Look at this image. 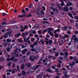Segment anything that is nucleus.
I'll use <instances>...</instances> for the list:
<instances>
[{"instance_id": "obj_1", "label": "nucleus", "mask_w": 78, "mask_h": 78, "mask_svg": "<svg viewBox=\"0 0 78 78\" xmlns=\"http://www.w3.org/2000/svg\"><path fill=\"white\" fill-rule=\"evenodd\" d=\"M76 64V63H75V62L74 61H73L72 62V63H69V66H70L71 67H73L74 65H75Z\"/></svg>"}, {"instance_id": "obj_2", "label": "nucleus", "mask_w": 78, "mask_h": 78, "mask_svg": "<svg viewBox=\"0 0 78 78\" xmlns=\"http://www.w3.org/2000/svg\"><path fill=\"white\" fill-rule=\"evenodd\" d=\"M35 50L37 53H39L40 51V48L38 47H36L35 48Z\"/></svg>"}, {"instance_id": "obj_3", "label": "nucleus", "mask_w": 78, "mask_h": 78, "mask_svg": "<svg viewBox=\"0 0 78 78\" xmlns=\"http://www.w3.org/2000/svg\"><path fill=\"white\" fill-rule=\"evenodd\" d=\"M6 23V22H3L2 24L0 25V27H2V28H4L5 26V24Z\"/></svg>"}, {"instance_id": "obj_4", "label": "nucleus", "mask_w": 78, "mask_h": 78, "mask_svg": "<svg viewBox=\"0 0 78 78\" xmlns=\"http://www.w3.org/2000/svg\"><path fill=\"white\" fill-rule=\"evenodd\" d=\"M57 5L59 9L60 10H63V8L60 5H59V3H57Z\"/></svg>"}, {"instance_id": "obj_5", "label": "nucleus", "mask_w": 78, "mask_h": 78, "mask_svg": "<svg viewBox=\"0 0 78 78\" xmlns=\"http://www.w3.org/2000/svg\"><path fill=\"white\" fill-rule=\"evenodd\" d=\"M22 75L23 76H25L27 75V72L25 70H23L22 71Z\"/></svg>"}, {"instance_id": "obj_6", "label": "nucleus", "mask_w": 78, "mask_h": 78, "mask_svg": "<svg viewBox=\"0 0 78 78\" xmlns=\"http://www.w3.org/2000/svg\"><path fill=\"white\" fill-rule=\"evenodd\" d=\"M30 59L31 60V61H34L35 60V57L34 56H31L30 57Z\"/></svg>"}, {"instance_id": "obj_7", "label": "nucleus", "mask_w": 78, "mask_h": 78, "mask_svg": "<svg viewBox=\"0 0 78 78\" xmlns=\"http://www.w3.org/2000/svg\"><path fill=\"white\" fill-rule=\"evenodd\" d=\"M69 9L68 8V7H66V6H64L63 8V10L65 11H66L67 12V11H69Z\"/></svg>"}, {"instance_id": "obj_8", "label": "nucleus", "mask_w": 78, "mask_h": 78, "mask_svg": "<svg viewBox=\"0 0 78 78\" xmlns=\"http://www.w3.org/2000/svg\"><path fill=\"white\" fill-rule=\"evenodd\" d=\"M40 42L41 43L42 45L45 44V41L43 39H41L40 40Z\"/></svg>"}, {"instance_id": "obj_9", "label": "nucleus", "mask_w": 78, "mask_h": 78, "mask_svg": "<svg viewBox=\"0 0 78 78\" xmlns=\"http://www.w3.org/2000/svg\"><path fill=\"white\" fill-rule=\"evenodd\" d=\"M33 72H34L33 71L30 69L28 70L27 73V74H31V73H33Z\"/></svg>"}, {"instance_id": "obj_10", "label": "nucleus", "mask_w": 78, "mask_h": 78, "mask_svg": "<svg viewBox=\"0 0 78 78\" xmlns=\"http://www.w3.org/2000/svg\"><path fill=\"white\" fill-rule=\"evenodd\" d=\"M21 35V33H19L18 34H16L14 35V37H19V36H20Z\"/></svg>"}, {"instance_id": "obj_11", "label": "nucleus", "mask_w": 78, "mask_h": 78, "mask_svg": "<svg viewBox=\"0 0 78 78\" xmlns=\"http://www.w3.org/2000/svg\"><path fill=\"white\" fill-rule=\"evenodd\" d=\"M33 55V52H28L27 54V56H31Z\"/></svg>"}, {"instance_id": "obj_12", "label": "nucleus", "mask_w": 78, "mask_h": 78, "mask_svg": "<svg viewBox=\"0 0 78 78\" xmlns=\"http://www.w3.org/2000/svg\"><path fill=\"white\" fill-rule=\"evenodd\" d=\"M74 42L75 43H76L77 42H78V39L77 37L73 39Z\"/></svg>"}, {"instance_id": "obj_13", "label": "nucleus", "mask_w": 78, "mask_h": 78, "mask_svg": "<svg viewBox=\"0 0 78 78\" xmlns=\"http://www.w3.org/2000/svg\"><path fill=\"white\" fill-rule=\"evenodd\" d=\"M12 33V31H9V32H8L7 33H5L6 35H7V36H8L9 34H11V33Z\"/></svg>"}, {"instance_id": "obj_14", "label": "nucleus", "mask_w": 78, "mask_h": 78, "mask_svg": "<svg viewBox=\"0 0 78 78\" xmlns=\"http://www.w3.org/2000/svg\"><path fill=\"white\" fill-rule=\"evenodd\" d=\"M17 41H18L19 42H22L23 41V40L22 39V38H18Z\"/></svg>"}, {"instance_id": "obj_15", "label": "nucleus", "mask_w": 78, "mask_h": 78, "mask_svg": "<svg viewBox=\"0 0 78 78\" xmlns=\"http://www.w3.org/2000/svg\"><path fill=\"white\" fill-rule=\"evenodd\" d=\"M11 41H12V40L8 38L6 39L7 42H8V43L11 42Z\"/></svg>"}, {"instance_id": "obj_16", "label": "nucleus", "mask_w": 78, "mask_h": 78, "mask_svg": "<svg viewBox=\"0 0 78 78\" xmlns=\"http://www.w3.org/2000/svg\"><path fill=\"white\" fill-rule=\"evenodd\" d=\"M62 3H61V5L62 6H64V1L62 0L60 1Z\"/></svg>"}, {"instance_id": "obj_17", "label": "nucleus", "mask_w": 78, "mask_h": 78, "mask_svg": "<svg viewBox=\"0 0 78 78\" xmlns=\"http://www.w3.org/2000/svg\"><path fill=\"white\" fill-rule=\"evenodd\" d=\"M31 66V64L30 63H27L26 64V67H28V68H29V67H30Z\"/></svg>"}, {"instance_id": "obj_18", "label": "nucleus", "mask_w": 78, "mask_h": 78, "mask_svg": "<svg viewBox=\"0 0 78 78\" xmlns=\"http://www.w3.org/2000/svg\"><path fill=\"white\" fill-rule=\"evenodd\" d=\"M26 62V60L25 59H23L20 61V63L22 64L23 62Z\"/></svg>"}, {"instance_id": "obj_19", "label": "nucleus", "mask_w": 78, "mask_h": 78, "mask_svg": "<svg viewBox=\"0 0 78 78\" xmlns=\"http://www.w3.org/2000/svg\"><path fill=\"white\" fill-rule=\"evenodd\" d=\"M68 15L69 16H70V17H71L72 19H73V17L72 16V14L71 13H68Z\"/></svg>"}, {"instance_id": "obj_20", "label": "nucleus", "mask_w": 78, "mask_h": 78, "mask_svg": "<svg viewBox=\"0 0 78 78\" xmlns=\"http://www.w3.org/2000/svg\"><path fill=\"white\" fill-rule=\"evenodd\" d=\"M49 44H53V41L51 40H50L48 41Z\"/></svg>"}, {"instance_id": "obj_21", "label": "nucleus", "mask_w": 78, "mask_h": 78, "mask_svg": "<svg viewBox=\"0 0 78 78\" xmlns=\"http://www.w3.org/2000/svg\"><path fill=\"white\" fill-rule=\"evenodd\" d=\"M24 67H25V65L22 64L21 65V68L22 70L24 69Z\"/></svg>"}, {"instance_id": "obj_22", "label": "nucleus", "mask_w": 78, "mask_h": 78, "mask_svg": "<svg viewBox=\"0 0 78 78\" xmlns=\"http://www.w3.org/2000/svg\"><path fill=\"white\" fill-rule=\"evenodd\" d=\"M37 78H42V76H41V75L39 74L38 75H37Z\"/></svg>"}, {"instance_id": "obj_23", "label": "nucleus", "mask_w": 78, "mask_h": 78, "mask_svg": "<svg viewBox=\"0 0 78 78\" xmlns=\"http://www.w3.org/2000/svg\"><path fill=\"white\" fill-rule=\"evenodd\" d=\"M63 74L65 76H67V71H64Z\"/></svg>"}, {"instance_id": "obj_24", "label": "nucleus", "mask_w": 78, "mask_h": 78, "mask_svg": "<svg viewBox=\"0 0 78 78\" xmlns=\"http://www.w3.org/2000/svg\"><path fill=\"white\" fill-rule=\"evenodd\" d=\"M46 78H49V77H51V75H49V74L48 73H46Z\"/></svg>"}, {"instance_id": "obj_25", "label": "nucleus", "mask_w": 78, "mask_h": 78, "mask_svg": "<svg viewBox=\"0 0 78 78\" xmlns=\"http://www.w3.org/2000/svg\"><path fill=\"white\" fill-rule=\"evenodd\" d=\"M61 64L60 63H58L57 64V65L56 66L57 67H58V68H59L60 67H61Z\"/></svg>"}, {"instance_id": "obj_26", "label": "nucleus", "mask_w": 78, "mask_h": 78, "mask_svg": "<svg viewBox=\"0 0 78 78\" xmlns=\"http://www.w3.org/2000/svg\"><path fill=\"white\" fill-rule=\"evenodd\" d=\"M33 44L34 45H38V43H37V41H36L34 43H33Z\"/></svg>"}, {"instance_id": "obj_27", "label": "nucleus", "mask_w": 78, "mask_h": 78, "mask_svg": "<svg viewBox=\"0 0 78 78\" xmlns=\"http://www.w3.org/2000/svg\"><path fill=\"white\" fill-rule=\"evenodd\" d=\"M62 51L63 52H64L65 53L66 52H67V51H68V50L65 48L64 49H63Z\"/></svg>"}, {"instance_id": "obj_28", "label": "nucleus", "mask_w": 78, "mask_h": 78, "mask_svg": "<svg viewBox=\"0 0 78 78\" xmlns=\"http://www.w3.org/2000/svg\"><path fill=\"white\" fill-rule=\"evenodd\" d=\"M66 44H68V45H70L71 44V42H69V40H68L66 42Z\"/></svg>"}, {"instance_id": "obj_29", "label": "nucleus", "mask_w": 78, "mask_h": 78, "mask_svg": "<svg viewBox=\"0 0 78 78\" xmlns=\"http://www.w3.org/2000/svg\"><path fill=\"white\" fill-rule=\"evenodd\" d=\"M49 51L50 52V53H52V54H53L54 53H56V51H54L53 49L50 50Z\"/></svg>"}, {"instance_id": "obj_30", "label": "nucleus", "mask_w": 78, "mask_h": 78, "mask_svg": "<svg viewBox=\"0 0 78 78\" xmlns=\"http://www.w3.org/2000/svg\"><path fill=\"white\" fill-rule=\"evenodd\" d=\"M66 4L67 6H72V3L71 2H69L68 3H67Z\"/></svg>"}, {"instance_id": "obj_31", "label": "nucleus", "mask_w": 78, "mask_h": 78, "mask_svg": "<svg viewBox=\"0 0 78 78\" xmlns=\"http://www.w3.org/2000/svg\"><path fill=\"white\" fill-rule=\"evenodd\" d=\"M46 63H47V64H48V66H50V65H51V62L49 61H47L46 62Z\"/></svg>"}, {"instance_id": "obj_32", "label": "nucleus", "mask_w": 78, "mask_h": 78, "mask_svg": "<svg viewBox=\"0 0 78 78\" xmlns=\"http://www.w3.org/2000/svg\"><path fill=\"white\" fill-rule=\"evenodd\" d=\"M13 45L15 47H17V46H18V43H14Z\"/></svg>"}, {"instance_id": "obj_33", "label": "nucleus", "mask_w": 78, "mask_h": 78, "mask_svg": "<svg viewBox=\"0 0 78 78\" xmlns=\"http://www.w3.org/2000/svg\"><path fill=\"white\" fill-rule=\"evenodd\" d=\"M64 57H65V59H66L67 61H69V59L68 58V57H67V56L66 55H64Z\"/></svg>"}, {"instance_id": "obj_34", "label": "nucleus", "mask_w": 78, "mask_h": 78, "mask_svg": "<svg viewBox=\"0 0 78 78\" xmlns=\"http://www.w3.org/2000/svg\"><path fill=\"white\" fill-rule=\"evenodd\" d=\"M6 50L7 52H9V51H10L11 49L10 48H9V47H8L7 48Z\"/></svg>"}, {"instance_id": "obj_35", "label": "nucleus", "mask_w": 78, "mask_h": 78, "mask_svg": "<svg viewBox=\"0 0 78 78\" xmlns=\"http://www.w3.org/2000/svg\"><path fill=\"white\" fill-rule=\"evenodd\" d=\"M49 34H50V36H53V33L52 32H48Z\"/></svg>"}, {"instance_id": "obj_36", "label": "nucleus", "mask_w": 78, "mask_h": 78, "mask_svg": "<svg viewBox=\"0 0 78 78\" xmlns=\"http://www.w3.org/2000/svg\"><path fill=\"white\" fill-rule=\"evenodd\" d=\"M15 22H16V21H10V24H13V23H15Z\"/></svg>"}, {"instance_id": "obj_37", "label": "nucleus", "mask_w": 78, "mask_h": 78, "mask_svg": "<svg viewBox=\"0 0 78 78\" xmlns=\"http://www.w3.org/2000/svg\"><path fill=\"white\" fill-rule=\"evenodd\" d=\"M52 30V28H49L48 29V32L49 33V32H51V30Z\"/></svg>"}, {"instance_id": "obj_38", "label": "nucleus", "mask_w": 78, "mask_h": 78, "mask_svg": "<svg viewBox=\"0 0 78 78\" xmlns=\"http://www.w3.org/2000/svg\"><path fill=\"white\" fill-rule=\"evenodd\" d=\"M69 35L68 34H65L64 35V37L65 38H66L67 37V38H68L69 37Z\"/></svg>"}, {"instance_id": "obj_39", "label": "nucleus", "mask_w": 78, "mask_h": 78, "mask_svg": "<svg viewBox=\"0 0 78 78\" xmlns=\"http://www.w3.org/2000/svg\"><path fill=\"white\" fill-rule=\"evenodd\" d=\"M55 70L56 72H59V69L58 68H55Z\"/></svg>"}, {"instance_id": "obj_40", "label": "nucleus", "mask_w": 78, "mask_h": 78, "mask_svg": "<svg viewBox=\"0 0 78 78\" xmlns=\"http://www.w3.org/2000/svg\"><path fill=\"white\" fill-rule=\"evenodd\" d=\"M48 58H51V59H53V56L52 55H49Z\"/></svg>"}, {"instance_id": "obj_41", "label": "nucleus", "mask_w": 78, "mask_h": 78, "mask_svg": "<svg viewBox=\"0 0 78 78\" xmlns=\"http://www.w3.org/2000/svg\"><path fill=\"white\" fill-rule=\"evenodd\" d=\"M56 37H57V38H58V37L59 36V35L58 34H55L54 35Z\"/></svg>"}, {"instance_id": "obj_42", "label": "nucleus", "mask_w": 78, "mask_h": 78, "mask_svg": "<svg viewBox=\"0 0 78 78\" xmlns=\"http://www.w3.org/2000/svg\"><path fill=\"white\" fill-rule=\"evenodd\" d=\"M8 45V43L6 42H5L4 43V46L5 47Z\"/></svg>"}, {"instance_id": "obj_43", "label": "nucleus", "mask_w": 78, "mask_h": 78, "mask_svg": "<svg viewBox=\"0 0 78 78\" xmlns=\"http://www.w3.org/2000/svg\"><path fill=\"white\" fill-rule=\"evenodd\" d=\"M32 16L31 14H29L27 16V17H30Z\"/></svg>"}, {"instance_id": "obj_44", "label": "nucleus", "mask_w": 78, "mask_h": 78, "mask_svg": "<svg viewBox=\"0 0 78 78\" xmlns=\"http://www.w3.org/2000/svg\"><path fill=\"white\" fill-rule=\"evenodd\" d=\"M69 59L70 60H72V59H73V57L72 56H70L69 57Z\"/></svg>"}, {"instance_id": "obj_45", "label": "nucleus", "mask_w": 78, "mask_h": 78, "mask_svg": "<svg viewBox=\"0 0 78 78\" xmlns=\"http://www.w3.org/2000/svg\"><path fill=\"white\" fill-rule=\"evenodd\" d=\"M64 54L65 55H66V56H68V55H69V53L66 52H64Z\"/></svg>"}, {"instance_id": "obj_46", "label": "nucleus", "mask_w": 78, "mask_h": 78, "mask_svg": "<svg viewBox=\"0 0 78 78\" xmlns=\"http://www.w3.org/2000/svg\"><path fill=\"white\" fill-rule=\"evenodd\" d=\"M11 61H13L14 59V57L13 56L11 58H10Z\"/></svg>"}, {"instance_id": "obj_47", "label": "nucleus", "mask_w": 78, "mask_h": 78, "mask_svg": "<svg viewBox=\"0 0 78 78\" xmlns=\"http://www.w3.org/2000/svg\"><path fill=\"white\" fill-rule=\"evenodd\" d=\"M41 13L42 15H44V14H45V12L42 10L41 11Z\"/></svg>"}, {"instance_id": "obj_48", "label": "nucleus", "mask_w": 78, "mask_h": 78, "mask_svg": "<svg viewBox=\"0 0 78 78\" xmlns=\"http://www.w3.org/2000/svg\"><path fill=\"white\" fill-rule=\"evenodd\" d=\"M65 41H66V40H65V39H63L62 38L61 41L62 42H65Z\"/></svg>"}, {"instance_id": "obj_49", "label": "nucleus", "mask_w": 78, "mask_h": 78, "mask_svg": "<svg viewBox=\"0 0 78 78\" xmlns=\"http://www.w3.org/2000/svg\"><path fill=\"white\" fill-rule=\"evenodd\" d=\"M17 69L18 71H19V72H20V69H19V66H17Z\"/></svg>"}, {"instance_id": "obj_50", "label": "nucleus", "mask_w": 78, "mask_h": 78, "mask_svg": "<svg viewBox=\"0 0 78 78\" xmlns=\"http://www.w3.org/2000/svg\"><path fill=\"white\" fill-rule=\"evenodd\" d=\"M57 9H56V8H53L52 9V11L54 12H55V11H56Z\"/></svg>"}, {"instance_id": "obj_51", "label": "nucleus", "mask_w": 78, "mask_h": 78, "mask_svg": "<svg viewBox=\"0 0 78 78\" xmlns=\"http://www.w3.org/2000/svg\"><path fill=\"white\" fill-rule=\"evenodd\" d=\"M47 29H46L45 30H44V31H43L42 32V33H46V32H47Z\"/></svg>"}, {"instance_id": "obj_52", "label": "nucleus", "mask_w": 78, "mask_h": 78, "mask_svg": "<svg viewBox=\"0 0 78 78\" xmlns=\"http://www.w3.org/2000/svg\"><path fill=\"white\" fill-rule=\"evenodd\" d=\"M27 27H28V26L26 25L25 26V27L23 28V29H24V30H25V29L27 28Z\"/></svg>"}, {"instance_id": "obj_53", "label": "nucleus", "mask_w": 78, "mask_h": 78, "mask_svg": "<svg viewBox=\"0 0 78 78\" xmlns=\"http://www.w3.org/2000/svg\"><path fill=\"white\" fill-rule=\"evenodd\" d=\"M34 26L35 27H36L37 28H39V25H37V24H35Z\"/></svg>"}, {"instance_id": "obj_54", "label": "nucleus", "mask_w": 78, "mask_h": 78, "mask_svg": "<svg viewBox=\"0 0 78 78\" xmlns=\"http://www.w3.org/2000/svg\"><path fill=\"white\" fill-rule=\"evenodd\" d=\"M60 54L61 56H64V54L62 52H61Z\"/></svg>"}, {"instance_id": "obj_55", "label": "nucleus", "mask_w": 78, "mask_h": 78, "mask_svg": "<svg viewBox=\"0 0 78 78\" xmlns=\"http://www.w3.org/2000/svg\"><path fill=\"white\" fill-rule=\"evenodd\" d=\"M31 70H33V72H34V70H35V68L34 66L32 68H31Z\"/></svg>"}, {"instance_id": "obj_56", "label": "nucleus", "mask_w": 78, "mask_h": 78, "mask_svg": "<svg viewBox=\"0 0 78 78\" xmlns=\"http://www.w3.org/2000/svg\"><path fill=\"white\" fill-rule=\"evenodd\" d=\"M47 71L48 72H50L51 73H52V71H51V70H50V69H48Z\"/></svg>"}, {"instance_id": "obj_57", "label": "nucleus", "mask_w": 78, "mask_h": 78, "mask_svg": "<svg viewBox=\"0 0 78 78\" xmlns=\"http://www.w3.org/2000/svg\"><path fill=\"white\" fill-rule=\"evenodd\" d=\"M7 72H12V69H8L6 70Z\"/></svg>"}, {"instance_id": "obj_58", "label": "nucleus", "mask_w": 78, "mask_h": 78, "mask_svg": "<svg viewBox=\"0 0 78 78\" xmlns=\"http://www.w3.org/2000/svg\"><path fill=\"white\" fill-rule=\"evenodd\" d=\"M4 60V59H3V58L2 57H1L0 58V60L1 61H3Z\"/></svg>"}, {"instance_id": "obj_59", "label": "nucleus", "mask_w": 78, "mask_h": 78, "mask_svg": "<svg viewBox=\"0 0 78 78\" xmlns=\"http://www.w3.org/2000/svg\"><path fill=\"white\" fill-rule=\"evenodd\" d=\"M73 9V7H71L69 8V10L70 11H72Z\"/></svg>"}, {"instance_id": "obj_60", "label": "nucleus", "mask_w": 78, "mask_h": 78, "mask_svg": "<svg viewBox=\"0 0 78 78\" xmlns=\"http://www.w3.org/2000/svg\"><path fill=\"white\" fill-rule=\"evenodd\" d=\"M43 77L44 78H46V74H44L43 75Z\"/></svg>"}, {"instance_id": "obj_61", "label": "nucleus", "mask_w": 78, "mask_h": 78, "mask_svg": "<svg viewBox=\"0 0 78 78\" xmlns=\"http://www.w3.org/2000/svg\"><path fill=\"white\" fill-rule=\"evenodd\" d=\"M30 37H28L27 39H26V41H29L30 40Z\"/></svg>"}, {"instance_id": "obj_62", "label": "nucleus", "mask_w": 78, "mask_h": 78, "mask_svg": "<svg viewBox=\"0 0 78 78\" xmlns=\"http://www.w3.org/2000/svg\"><path fill=\"white\" fill-rule=\"evenodd\" d=\"M73 61H75V60H76V57L75 56H74L73 57Z\"/></svg>"}, {"instance_id": "obj_63", "label": "nucleus", "mask_w": 78, "mask_h": 78, "mask_svg": "<svg viewBox=\"0 0 78 78\" xmlns=\"http://www.w3.org/2000/svg\"><path fill=\"white\" fill-rule=\"evenodd\" d=\"M75 25L76 27L78 28V23H75Z\"/></svg>"}, {"instance_id": "obj_64", "label": "nucleus", "mask_w": 78, "mask_h": 78, "mask_svg": "<svg viewBox=\"0 0 78 78\" xmlns=\"http://www.w3.org/2000/svg\"><path fill=\"white\" fill-rule=\"evenodd\" d=\"M8 66H10L11 65V62H9L8 64Z\"/></svg>"}]
</instances>
